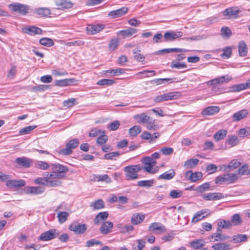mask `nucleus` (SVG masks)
Here are the masks:
<instances>
[{
    "instance_id": "obj_64",
    "label": "nucleus",
    "mask_w": 250,
    "mask_h": 250,
    "mask_svg": "<svg viewBox=\"0 0 250 250\" xmlns=\"http://www.w3.org/2000/svg\"><path fill=\"white\" fill-rule=\"evenodd\" d=\"M182 195V192L180 190H172L169 193V196L173 199L179 198Z\"/></svg>"
},
{
    "instance_id": "obj_25",
    "label": "nucleus",
    "mask_w": 250,
    "mask_h": 250,
    "mask_svg": "<svg viewBox=\"0 0 250 250\" xmlns=\"http://www.w3.org/2000/svg\"><path fill=\"white\" fill-rule=\"evenodd\" d=\"M228 134L227 129H220L218 130L213 135V139L217 142L223 140Z\"/></svg>"
},
{
    "instance_id": "obj_63",
    "label": "nucleus",
    "mask_w": 250,
    "mask_h": 250,
    "mask_svg": "<svg viewBox=\"0 0 250 250\" xmlns=\"http://www.w3.org/2000/svg\"><path fill=\"white\" fill-rule=\"evenodd\" d=\"M160 152L165 155H169L173 152V149L170 147H164L160 149Z\"/></svg>"
},
{
    "instance_id": "obj_35",
    "label": "nucleus",
    "mask_w": 250,
    "mask_h": 250,
    "mask_svg": "<svg viewBox=\"0 0 250 250\" xmlns=\"http://www.w3.org/2000/svg\"><path fill=\"white\" fill-rule=\"evenodd\" d=\"M226 143L230 147L234 146L239 143L238 137L235 135L230 136L226 140Z\"/></svg>"
},
{
    "instance_id": "obj_23",
    "label": "nucleus",
    "mask_w": 250,
    "mask_h": 250,
    "mask_svg": "<svg viewBox=\"0 0 250 250\" xmlns=\"http://www.w3.org/2000/svg\"><path fill=\"white\" fill-rule=\"evenodd\" d=\"M239 55L241 57H245L248 54V47L243 41H240L238 45Z\"/></svg>"
},
{
    "instance_id": "obj_17",
    "label": "nucleus",
    "mask_w": 250,
    "mask_h": 250,
    "mask_svg": "<svg viewBox=\"0 0 250 250\" xmlns=\"http://www.w3.org/2000/svg\"><path fill=\"white\" fill-rule=\"evenodd\" d=\"M109 25L106 26L104 24H89L86 27V31H101L103 29L110 28Z\"/></svg>"
},
{
    "instance_id": "obj_45",
    "label": "nucleus",
    "mask_w": 250,
    "mask_h": 250,
    "mask_svg": "<svg viewBox=\"0 0 250 250\" xmlns=\"http://www.w3.org/2000/svg\"><path fill=\"white\" fill-rule=\"evenodd\" d=\"M69 216V213L65 211H61L58 213L57 217L60 223L62 224L65 222Z\"/></svg>"
},
{
    "instance_id": "obj_12",
    "label": "nucleus",
    "mask_w": 250,
    "mask_h": 250,
    "mask_svg": "<svg viewBox=\"0 0 250 250\" xmlns=\"http://www.w3.org/2000/svg\"><path fill=\"white\" fill-rule=\"evenodd\" d=\"M149 230L156 233H162L166 231V227L160 223L155 222L151 224L149 227Z\"/></svg>"
},
{
    "instance_id": "obj_46",
    "label": "nucleus",
    "mask_w": 250,
    "mask_h": 250,
    "mask_svg": "<svg viewBox=\"0 0 250 250\" xmlns=\"http://www.w3.org/2000/svg\"><path fill=\"white\" fill-rule=\"evenodd\" d=\"M94 180L97 181L105 182L108 183L111 181L107 174L95 175Z\"/></svg>"
},
{
    "instance_id": "obj_11",
    "label": "nucleus",
    "mask_w": 250,
    "mask_h": 250,
    "mask_svg": "<svg viewBox=\"0 0 250 250\" xmlns=\"http://www.w3.org/2000/svg\"><path fill=\"white\" fill-rule=\"evenodd\" d=\"M87 229L85 224H72L69 226V229L77 234H83Z\"/></svg>"
},
{
    "instance_id": "obj_56",
    "label": "nucleus",
    "mask_w": 250,
    "mask_h": 250,
    "mask_svg": "<svg viewBox=\"0 0 250 250\" xmlns=\"http://www.w3.org/2000/svg\"><path fill=\"white\" fill-rule=\"evenodd\" d=\"M146 128L148 130H156L159 128L158 125L154 123V121L151 118L149 122L146 123Z\"/></svg>"
},
{
    "instance_id": "obj_47",
    "label": "nucleus",
    "mask_w": 250,
    "mask_h": 250,
    "mask_svg": "<svg viewBox=\"0 0 250 250\" xmlns=\"http://www.w3.org/2000/svg\"><path fill=\"white\" fill-rule=\"evenodd\" d=\"M199 161L197 159H191L185 162L184 166L187 168H192L196 166Z\"/></svg>"
},
{
    "instance_id": "obj_55",
    "label": "nucleus",
    "mask_w": 250,
    "mask_h": 250,
    "mask_svg": "<svg viewBox=\"0 0 250 250\" xmlns=\"http://www.w3.org/2000/svg\"><path fill=\"white\" fill-rule=\"evenodd\" d=\"M115 83V81L110 79H104L98 81L97 84L99 85H111Z\"/></svg>"
},
{
    "instance_id": "obj_50",
    "label": "nucleus",
    "mask_w": 250,
    "mask_h": 250,
    "mask_svg": "<svg viewBox=\"0 0 250 250\" xmlns=\"http://www.w3.org/2000/svg\"><path fill=\"white\" fill-rule=\"evenodd\" d=\"M37 127L36 125H30L21 128L20 131V135H25L30 133V132L34 130Z\"/></svg>"
},
{
    "instance_id": "obj_32",
    "label": "nucleus",
    "mask_w": 250,
    "mask_h": 250,
    "mask_svg": "<svg viewBox=\"0 0 250 250\" xmlns=\"http://www.w3.org/2000/svg\"><path fill=\"white\" fill-rule=\"evenodd\" d=\"M113 226V225L111 222L107 221L102 225L100 228V230L103 233H108L110 232Z\"/></svg>"
},
{
    "instance_id": "obj_33",
    "label": "nucleus",
    "mask_w": 250,
    "mask_h": 250,
    "mask_svg": "<svg viewBox=\"0 0 250 250\" xmlns=\"http://www.w3.org/2000/svg\"><path fill=\"white\" fill-rule=\"evenodd\" d=\"M222 51L223 53L220 55V57L223 59H228L229 58L232 54V48L230 46H227L223 48L219 51Z\"/></svg>"
},
{
    "instance_id": "obj_15",
    "label": "nucleus",
    "mask_w": 250,
    "mask_h": 250,
    "mask_svg": "<svg viewBox=\"0 0 250 250\" xmlns=\"http://www.w3.org/2000/svg\"><path fill=\"white\" fill-rule=\"evenodd\" d=\"M208 212V209H203L197 212L192 218V222L196 223L205 218L209 214Z\"/></svg>"
},
{
    "instance_id": "obj_61",
    "label": "nucleus",
    "mask_w": 250,
    "mask_h": 250,
    "mask_svg": "<svg viewBox=\"0 0 250 250\" xmlns=\"http://www.w3.org/2000/svg\"><path fill=\"white\" fill-rule=\"evenodd\" d=\"M119 44V40L118 39H112L109 44V48L110 50H114L116 49Z\"/></svg>"
},
{
    "instance_id": "obj_6",
    "label": "nucleus",
    "mask_w": 250,
    "mask_h": 250,
    "mask_svg": "<svg viewBox=\"0 0 250 250\" xmlns=\"http://www.w3.org/2000/svg\"><path fill=\"white\" fill-rule=\"evenodd\" d=\"M179 96L177 92H169L160 95H158L154 99L156 103H160L164 101L176 99Z\"/></svg>"
},
{
    "instance_id": "obj_22",
    "label": "nucleus",
    "mask_w": 250,
    "mask_h": 250,
    "mask_svg": "<svg viewBox=\"0 0 250 250\" xmlns=\"http://www.w3.org/2000/svg\"><path fill=\"white\" fill-rule=\"evenodd\" d=\"M219 108L216 106H208L205 108L202 111V114L204 116L212 115L219 111Z\"/></svg>"
},
{
    "instance_id": "obj_48",
    "label": "nucleus",
    "mask_w": 250,
    "mask_h": 250,
    "mask_svg": "<svg viewBox=\"0 0 250 250\" xmlns=\"http://www.w3.org/2000/svg\"><path fill=\"white\" fill-rule=\"evenodd\" d=\"M142 130V128L140 126L135 125L129 130V133L131 136H136L139 134Z\"/></svg>"
},
{
    "instance_id": "obj_1",
    "label": "nucleus",
    "mask_w": 250,
    "mask_h": 250,
    "mask_svg": "<svg viewBox=\"0 0 250 250\" xmlns=\"http://www.w3.org/2000/svg\"><path fill=\"white\" fill-rule=\"evenodd\" d=\"M51 167L52 172L50 175H53L52 179L60 180L59 179L65 177V173L68 171V168L63 165L58 163L51 164Z\"/></svg>"
},
{
    "instance_id": "obj_34",
    "label": "nucleus",
    "mask_w": 250,
    "mask_h": 250,
    "mask_svg": "<svg viewBox=\"0 0 250 250\" xmlns=\"http://www.w3.org/2000/svg\"><path fill=\"white\" fill-rule=\"evenodd\" d=\"M108 213L107 211H103L99 213L94 219L95 224H98L102 221L106 220L108 217Z\"/></svg>"
},
{
    "instance_id": "obj_43",
    "label": "nucleus",
    "mask_w": 250,
    "mask_h": 250,
    "mask_svg": "<svg viewBox=\"0 0 250 250\" xmlns=\"http://www.w3.org/2000/svg\"><path fill=\"white\" fill-rule=\"evenodd\" d=\"M248 237L246 234H238L234 235L232 241L236 243L245 242L247 240Z\"/></svg>"
},
{
    "instance_id": "obj_39",
    "label": "nucleus",
    "mask_w": 250,
    "mask_h": 250,
    "mask_svg": "<svg viewBox=\"0 0 250 250\" xmlns=\"http://www.w3.org/2000/svg\"><path fill=\"white\" fill-rule=\"evenodd\" d=\"M190 245L192 248L197 250L204 246L205 241L203 239H197L190 242Z\"/></svg>"
},
{
    "instance_id": "obj_42",
    "label": "nucleus",
    "mask_w": 250,
    "mask_h": 250,
    "mask_svg": "<svg viewBox=\"0 0 250 250\" xmlns=\"http://www.w3.org/2000/svg\"><path fill=\"white\" fill-rule=\"evenodd\" d=\"M140 50L136 48L133 51L134 58L138 62H143L145 60V57L144 55L140 54Z\"/></svg>"
},
{
    "instance_id": "obj_51",
    "label": "nucleus",
    "mask_w": 250,
    "mask_h": 250,
    "mask_svg": "<svg viewBox=\"0 0 250 250\" xmlns=\"http://www.w3.org/2000/svg\"><path fill=\"white\" fill-rule=\"evenodd\" d=\"M153 184V180H142L138 182V186L141 187H150Z\"/></svg>"
},
{
    "instance_id": "obj_3",
    "label": "nucleus",
    "mask_w": 250,
    "mask_h": 250,
    "mask_svg": "<svg viewBox=\"0 0 250 250\" xmlns=\"http://www.w3.org/2000/svg\"><path fill=\"white\" fill-rule=\"evenodd\" d=\"M142 169L143 166L140 164L128 166L124 168L126 178L128 180H135L138 178L137 172Z\"/></svg>"
},
{
    "instance_id": "obj_40",
    "label": "nucleus",
    "mask_w": 250,
    "mask_h": 250,
    "mask_svg": "<svg viewBox=\"0 0 250 250\" xmlns=\"http://www.w3.org/2000/svg\"><path fill=\"white\" fill-rule=\"evenodd\" d=\"M44 188L41 187H29L26 188L28 193L38 194L44 191Z\"/></svg>"
},
{
    "instance_id": "obj_57",
    "label": "nucleus",
    "mask_w": 250,
    "mask_h": 250,
    "mask_svg": "<svg viewBox=\"0 0 250 250\" xmlns=\"http://www.w3.org/2000/svg\"><path fill=\"white\" fill-rule=\"evenodd\" d=\"M22 31H42V29L35 26H25L22 27Z\"/></svg>"
},
{
    "instance_id": "obj_13",
    "label": "nucleus",
    "mask_w": 250,
    "mask_h": 250,
    "mask_svg": "<svg viewBox=\"0 0 250 250\" xmlns=\"http://www.w3.org/2000/svg\"><path fill=\"white\" fill-rule=\"evenodd\" d=\"M128 11V8L123 7L120 9L111 11L108 14V16L113 19H116L125 15Z\"/></svg>"
},
{
    "instance_id": "obj_16",
    "label": "nucleus",
    "mask_w": 250,
    "mask_h": 250,
    "mask_svg": "<svg viewBox=\"0 0 250 250\" xmlns=\"http://www.w3.org/2000/svg\"><path fill=\"white\" fill-rule=\"evenodd\" d=\"M77 80L75 79H65L56 81V85L59 86H66L71 85H76L77 83Z\"/></svg>"
},
{
    "instance_id": "obj_2",
    "label": "nucleus",
    "mask_w": 250,
    "mask_h": 250,
    "mask_svg": "<svg viewBox=\"0 0 250 250\" xmlns=\"http://www.w3.org/2000/svg\"><path fill=\"white\" fill-rule=\"evenodd\" d=\"M53 175L47 174L45 177H39L35 179L34 182L36 184L42 185L49 187H56L60 186L62 181L52 179Z\"/></svg>"
},
{
    "instance_id": "obj_21",
    "label": "nucleus",
    "mask_w": 250,
    "mask_h": 250,
    "mask_svg": "<svg viewBox=\"0 0 250 250\" xmlns=\"http://www.w3.org/2000/svg\"><path fill=\"white\" fill-rule=\"evenodd\" d=\"M25 185L23 180H8L6 181V185L11 188L23 187Z\"/></svg>"
},
{
    "instance_id": "obj_38",
    "label": "nucleus",
    "mask_w": 250,
    "mask_h": 250,
    "mask_svg": "<svg viewBox=\"0 0 250 250\" xmlns=\"http://www.w3.org/2000/svg\"><path fill=\"white\" fill-rule=\"evenodd\" d=\"M90 206L92 208L93 210L100 209L104 208V204L102 199H99L92 202Z\"/></svg>"
},
{
    "instance_id": "obj_37",
    "label": "nucleus",
    "mask_w": 250,
    "mask_h": 250,
    "mask_svg": "<svg viewBox=\"0 0 250 250\" xmlns=\"http://www.w3.org/2000/svg\"><path fill=\"white\" fill-rule=\"evenodd\" d=\"M35 166L36 168L42 170H47L51 167V164H49L45 162L42 161H38L35 162Z\"/></svg>"
},
{
    "instance_id": "obj_8",
    "label": "nucleus",
    "mask_w": 250,
    "mask_h": 250,
    "mask_svg": "<svg viewBox=\"0 0 250 250\" xmlns=\"http://www.w3.org/2000/svg\"><path fill=\"white\" fill-rule=\"evenodd\" d=\"M232 79V77L229 75L222 76L207 82L208 85H211L213 84H222L225 83H227Z\"/></svg>"
},
{
    "instance_id": "obj_10",
    "label": "nucleus",
    "mask_w": 250,
    "mask_h": 250,
    "mask_svg": "<svg viewBox=\"0 0 250 250\" xmlns=\"http://www.w3.org/2000/svg\"><path fill=\"white\" fill-rule=\"evenodd\" d=\"M249 111L247 109H243L234 113L232 115V121L233 122H238L246 118L249 115Z\"/></svg>"
},
{
    "instance_id": "obj_7",
    "label": "nucleus",
    "mask_w": 250,
    "mask_h": 250,
    "mask_svg": "<svg viewBox=\"0 0 250 250\" xmlns=\"http://www.w3.org/2000/svg\"><path fill=\"white\" fill-rule=\"evenodd\" d=\"M58 235L59 231L58 230L56 229H51L42 233L38 238V239L39 240L46 241L56 238Z\"/></svg>"
},
{
    "instance_id": "obj_52",
    "label": "nucleus",
    "mask_w": 250,
    "mask_h": 250,
    "mask_svg": "<svg viewBox=\"0 0 250 250\" xmlns=\"http://www.w3.org/2000/svg\"><path fill=\"white\" fill-rule=\"evenodd\" d=\"M40 43L47 47L52 46L54 44L52 40L47 38H43L40 39Z\"/></svg>"
},
{
    "instance_id": "obj_24",
    "label": "nucleus",
    "mask_w": 250,
    "mask_h": 250,
    "mask_svg": "<svg viewBox=\"0 0 250 250\" xmlns=\"http://www.w3.org/2000/svg\"><path fill=\"white\" fill-rule=\"evenodd\" d=\"M55 3L59 9H68L72 6V2L67 0H55Z\"/></svg>"
},
{
    "instance_id": "obj_41",
    "label": "nucleus",
    "mask_w": 250,
    "mask_h": 250,
    "mask_svg": "<svg viewBox=\"0 0 250 250\" xmlns=\"http://www.w3.org/2000/svg\"><path fill=\"white\" fill-rule=\"evenodd\" d=\"M137 245L135 244H132V249L133 250H142L145 247L146 245V241L142 239H138L136 240Z\"/></svg>"
},
{
    "instance_id": "obj_26",
    "label": "nucleus",
    "mask_w": 250,
    "mask_h": 250,
    "mask_svg": "<svg viewBox=\"0 0 250 250\" xmlns=\"http://www.w3.org/2000/svg\"><path fill=\"white\" fill-rule=\"evenodd\" d=\"M214 250H229L232 249L231 245L227 243H220L215 244L212 246Z\"/></svg>"
},
{
    "instance_id": "obj_53",
    "label": "nucleus",
    "mask_w": 250,
    "mask_h": 250,
    "mask_svg": "<svg viewBox=\"0 0 250 250\" xmlns=\"http://www.w3.org/2000/svg\"><path fill=\"white\" fill-rule=\"evenodd\" d=\"M232 223V225L237 226L241 224L242 222V220L238 214H235L233 215L230 221Z\"/></svg>"
},
{
    "instance_id": "obj_29",
    "label": "nucleus",
    "mask_w": 250,
    "mask_h": 250,
    "mask_svg": "<svg viewBox=\"0 0 250 250\" xmlns=\"http://www.w3.org/2000/svg\"><path fill=\"white\" fill-rule=\"evenodd\" d=\"M175 175V172L174 169H171L169 170L164 172V173L161 174L158 178L159 179H164V180H170L172 179Z\"/></svg>"
},
{
    "instance_id": "obj_30",
    "label": "nucleus",
    "mask_w": 250,
    "mask_h": 250,
    "mask_svg": "<svg viewBox=\"0 0 250 250\" xmlns=\"http://www.w3.org/2000/svg\"><path fill=\"white\" fill-rule=\"evenodd\" d=\"M246 83H241L238 84H234L229 87V91L231 92H239L243 90L248 89Z\"/></svg>"
},
{
    "instance_id": "obj_28",
    "label": "nucleus",
    "mask_w": 250,
    "mask_h": 250,
    "mask_svg": "<svg viewBox=\"0 0 250 250\" xmlns=\"http://www.w3.org/2000/svg\"><path fill=\"white\" fill-rule=\"evenodd\" d=\"M229 236L221 234L218 233H214L212 234L209 237L210 241H219L222 240H226L229 239Z\"/></svg>"
},
{
    "instance_id": "obj_31",
    "label": "nucleus",
    "mask_w": 250,
    "mask_h": 250,
    "mask_svg": "<svg viewBox=\"0 0 250 250\" xmlns=\"http://www.w3.org/2000/svg\"><path fill=\"white\" fill-rule=\"evenodd\" d=\"M226 184H230L235 183L238 179V176L237 173H227L225 174Z\"/></svg>"
},
{
    "instance_id": "obj_60",
    "label": "nucleus",
    "mask_w": 250,
    "mask_h": 250,
    "mask_svg": "<svg viewBox=\"0 0 250 250\" xmlns=\"http://www.w3.org/2000/svg\"><path fill=\"white\" fill-rule=\"evenodd\" d=\"M120 154L118 152H112L105 154L104 155V157L106 159L112 160L115 158L118 157Z\"/></svg>"
},
{
    "instance_id": "obj_58",
    "label": "nucleus",
    "mask_w": 250,
    "mask_h": 250,
    "mask_svg": "<svg viewBox=\"0 0 250 250\" xmlns=\"http://www.w3.org/2000/svg\"><path fill=\"white\" fill-rule=\"evenodd\" d=\"M240 165L241 163L240 162L238 161L237 160H233L229 162V164L228 165V167H229V170H230L231 169H236Z\"/></svg>"
},
{
    "instance_id": "obj_19",
    "label": "nucleus",
    "mask_w": 250,
    "mask_h": 250,
    "mask_svg": "<svg viewBox=\"0 0 250 250\" xmlns=\"http://www.w3.org/2000/svg\"><path fill=\"white\" fill-rule=\"evenodd\" d=\"M186 176L191 182H195L200 179L203 174L201 172H192L191 171H188L186 173Z\"/></svg>"
},
{
    "instance_id": "obj_20",
    "label": "nucleus",
    "mask_w": 250,
    "mask_h": 250,
    "mask_svg": "<svg viewBox=\"0 0 250 250\" xmlns=\"http://www.w3.org/2000/svg\"><path fill=\"white\" fill-rule=\"evenodd\" d=\"M145 215L142 213H134L131 218L132 224L137 225L141 223L145 219Z\"/></svg>"
},
{
    "instance_id": "obj_4",
    "label": "nucleus",
    "mask_w": 250,
    "mask_h": 250,
    "mask_svg": "<svg viewBox=\"0 0 250 250\" xmlns=\"http://www.w3.org/2000/svg\"><path fill=\"white\" fill-rule=\"evenodd\" d=\"M241 12L240 8L237 6L230 7L222 12L223 15L227 20L236 19L239 17Z\"/></svg>"
},
{
    "instance_id": "obj_62",
    "label": "nucleus",
    "mask_w": 250,
    "mask_h": 250,
    "mask_svg": "<svg viewBox=\"0 0 250 250\" xmlns=\"http://www.w3.org/2000/svg\"><path fill=\"white\" fill-rule=\"evenodd\" d=\"M249 166L248 165L246 164L242 166L241 167H240L238 170V175L239 174L240 175H247V172L248 171Z\"/></svg>"
},
{
    "instance_id": "obj_9",
    "label": "nucleus",
    "mask_w": 250,
    "mask_h": 250,
    "mask_svg": "<svg viewBox=\"0 0 250 250\" xmlns=\"http://www.w3.org/2000/svg\"><path fill=\"white\" fill-rule=\"evenodd\" d=\"M9 8L13 12H18L22 14H25L28 10L26 5L19 3L10 4L9 5Z\"/></svg>"
},
{
    "instance_id": "obj_54",
    "label": "nucleus",
    "mask_w": 250,
    "mask_h": 250,
    "mask_svg": "<svg viewBox=\"0 0 250 250\" xmlns=\"http://www.w3.org/2000/svg\"><path fill=\"white\" fill-rule=\"evenodd\" d=\"M170 67L172 68H176L177 69L186 68L187 67V64L184 62H179L175 61H172L171 62Z\"/></svg>"
},
{
    "instance_id": "obj_18",
    "label": "nucleus",
    "mask_w": 250,
    "mask_h": 250,
    "mask_svg": "<svg viewBox=\"0 0 250 250\" xmlns=\"http://www.w3.org/2000/svg\"><path fill=\"white\" fill-rule=\"evenodd\" d=\"M16 163L19 166L24 167H29L32 164V161L26 157H19L15 160Z\"/></svg>"
},
{
    "instance_id": "obj_49",
    "label": "nucleus",
    "mask_w": 250,
    "mask_h": 250,
    "mask_svg": "<svg viewBox=\"0 0 250 250\" xmlns=\"http://www.w3.org/2000/svg\"><path fill=\"white\" fill-rule=\"evenodd\" d=\"M61 43L66 46H81L84 44V42L81 40L75 41L71 42H66L63 41H61Z\"/></svg>"
},
{
    "instance_id": "obj_36",
    "label": "nucleus",
    "mask_w": 250,
    "mask_h": 250,
    "mask_svg": "<svg viewBox=\"0 0 250 250\" xmlns=\"http://www.w3.org/2000/svg\"><path fill=\"white\" fill-rule=\"evenodd\" d=\"M178 34H176V32H166L164 35V39L166 41H172L177 38H179L182 36L180 34V32H178Z\"/></svg>"
},
{
    "instance_id": "obj_14",
    "label": "nucleus",
    "mask_w": 250,
    "mask_h": 250,
    "mask_svg": "<svg viewBox=\"0 0 250 250\" xmlns=\"http://www.w3.org/2000/svg\"><path fill=\"white\" fill-rule=\"evenodd\" d=\"M204 199L207 201H214L220 200L224 197L223 194L221 193H208L202 195Z\"/></svg>"
},
{
    "instance_id": "obj_44",
    "label": "nucleus",
    "mask_w": 250,
    "mask_h": 250,
    "mask_svg": "<svg viewBox=\"0 0 250 250\" xmlns=\"http://www.w3.org/2000/svg\"><path fill=\"white\" fill-rule=\"evenodd\" d=\"M218 226L219 227L223 229H230L232 227V223L230 221H226L225 220H220L218 222Z\"/></svg>"
},
{
    "instance_id": "obj_59",
    "label": "nucleus",
    "mask_w": 250,
    "mask_h": 250,
    "mask_svg": "<svg viewBox=\"0 0 250 250\" xmlns=\"http://www.w3.org/2000/svg\"><path fill=\"white\" fill-rule=\"evenodd\" d=\"M38 14L42 16H47L50 14V10L46 8H41L37 10Z\"/></svg>"
},
{
    "instance_id": "obj_27",
    "label": "nucleus",
    "mask_w": 250,
    "mask_h": 250,
    "mask_svg": "<svg viewBox=\"0 0 250 250\" xmlns=\"http://www.w3.org/2000/svg\"><path fill=\"white\" fill-rule=\"evenodd\" d=\"M134 118L137 121L139 124H146L151 119L150 117L145 114H137L134 116Z\"/></svg>"
},
{
    "instance_id": "obj_5",
    "label": "nucleus",
    "mask_w": 250,
    "mask_h": 250,
    "mask_svg": "<svg viewBox=\"0 0 250 250\" xmlns=\"http://www.w3.org/2000/svg\"><path fill=\"white\" fill-rule=\"evenodd\" d=\"M79 144V141L77 139L70 140L66 145V148L62 149L58 151L61 155H68L72 153V149L76 148Z\"/></svg>"
}]
</instances>
